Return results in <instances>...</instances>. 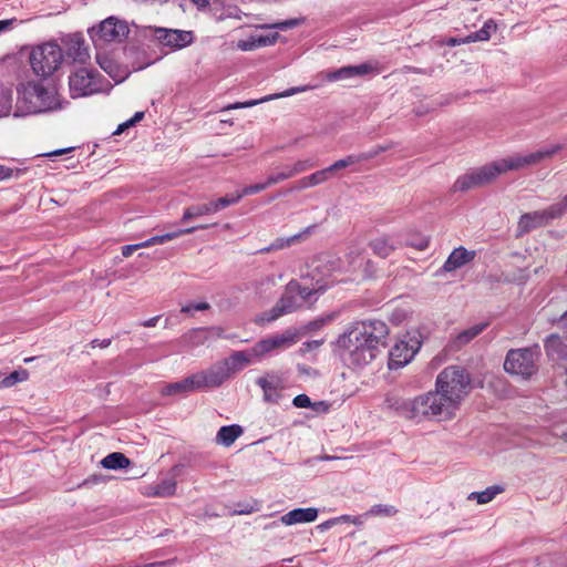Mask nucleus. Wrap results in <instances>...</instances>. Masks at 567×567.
Instances as JSON below:
<instances>
[{"label": "nucleus", "instance_id": "obj_47", "mask_svg": "<svg viewBox=\"0 0 567 567\" xmlns=\"http://www.w3.org/2000/svg\"><path fill=\"white\" fill-rule=\"evenodd\" d=\"M269 186H271V185L268 184V178H267L264 183H258V184H255V185L245 186L240 190V193L243 194V197L244 196H248V195H254V194H257V193H260V192L265 190Z\"/></svg>", "mask_w": 567, "mask_h": 567}, {"label": "nucleus", "instance_id": "obj_3", "mask_svg": "<svg viewBox=\"0 0 567 567\" xmlns=\"http://www.w3.org/2000/svg\"><path fill=\"white\" fill-rule=\"evenodd\" d=\"M561 144L545 146L538 151L514 154L499 158L460 176L453 184V192H466L486 185L507 172H517L551 158L563 150Z\"/></svg>", "mask_w": 567, "mask_h": 567}, {"label": "nucleus", "instance_id": "obj_15", "mask_svg": "<svg viewBox=\"0 0 567 567\" xmlns=\"http://www.w3.org/2000/svg\"><path fill=\"white\" fill-rule=\"evenodd\" d=\"M556 219L550 214V207L544 210L523 214L517 225V236H522L532 229L547 225L550 220Z\"/></svg>", "mask_w": 567, "mask_h": 567}, {"label": "nucleus", "instance_id": "obj_30", "mask_svg": "<svg viewBox=\"0 0 567 567\" xmlns=\"http://www.w3.org/2000/svg\"><path fill=\"white\" fill-rule=\"evenodd\" d=\"M303 91H306V87H291V89L282 92V93L270 94V95L264 96V97L258 99V100H249V101H246V102L234 103V104L227 106L226 110L251 107V106L258 105V104L264 103V102H268V101L276 100V99H279V97L291 96L293 94H297V93H300V92H303Z\"/></svg>", "mask_w": 567, "mask_h": 567}, {"label": "nucleus", "instance_id": "obj_43", "mask_svg": "<svg viewBox=\"0 0 567 567\" xmlns=\"http://www.w3.org/2000/svg\"><path fill=\"white\" fill-rule=\"evenodd\" d=\"M12 104V96L10 91H3L0 93V117L6 116L10 113Z\"/></svg>", "mask_w": 567, "mask_h": 567}, {"label": "nucleus", "instance_id": "obj_12", "mask_svg": "<svg viewBox=\"0 0 567 567\" xmlns=\"http://www.w3.org/2000/svg\"><path fill=\"white\" fill-rule=\"evenodd\" d=\"M420 347L421 343L417 340H412V343L405 340L398 341L389 352V368L399 369L408 364Z\"/></svg>", "mask_w": 567, "mask_h": 567}, {"label": "nucleus", "instance_id": "obj_14", "mask_svg": "<svg viewBox=\"0 0 567 567\" xmlns=\"http://www.w3.org/2000/svg\"><path fill=\"white\" fill-rule=\"evenodd\" d=\"M497 30V24L493 19H488L484 22L483 27L476 31L470 33L465 38H446L442 41V44L447 47H456L465 43L482 42L491 39L492 34Z\"/></svg>", "mask_w": 567, "mask_h": 567}, {"label": "nucleus", "instance_id": "obj_24", "mask_svg": "<svg viewBox=\"0 0 567 567\" xmlns=\"http://www.w3.org/2000/svg\"><path fill=\"white\" fill-rule=\"evenodd\" d=\"M256 383L261 388L264 392V400L270 403H277L280 394L278 390L281 385L280 378L275 374H267L266 377H261L257 379Z\"/></svg>", "mask_w": 567, "mask_h": 567}, {"label": "nucleus", "instance_id": "obj_48", "mask_svg": "<svg viewBox=\"0 0 567 567\" xmlns=\"http://www.w3.org/2000/svg\"><path fill=\"white\" fill-rule=\"evenodd\" d=\"M550 207V214L555 218L561 217L567 212V195L560 203L553 204Z\"/></svg>", "mask_w": 567, "mask_h": 567}, {"label": "nucleus", "instance_id": "obj_59", "mask_svg": "<svg viewBox=\"0 0 567 567\" xmlns=\"http://www.w3.org/2000/svg\"><path fill=\"white\" fill-rule=\"evenodd\" d=\"M369 516H364L363 515H358V516H352L351 518V524L355 525V526H362L363 523H364V519L368 518Z\"/></svg>", "mask_w": 567, "mask_h": 567}, {"label": "nucleus", "instance_id": "obj_22", "mask_svg": "<svg viewBox=\"0 0 567 567\" xmlns=\"http://www.w3.org/2000/svg\"><path fill=\"white\" fill-rule=\"evenodd\" d=\"M318 517V509L315 507L295 508L280 517V523L291 526L302 523H311Z\"/></svg>", "mask_w": 567, "mask_h": 567}, {"label": "nucleus", "instance_id": "obj_49", "mask_svg": "<svg viewBox=\"0 0 567 567\" xmlns=\"http://www.w3.org/2000/svg\"><path fill=\"white\" fill-rule=\"evenodd\" d=\"M20 171L4 165H0V181L9 179L19 176Z\"/></svg>", "mask_w": 567, "mask_h": 567}, {"label": "nucleus", "instance_id": "obj_46", "mask_svg": "<svg viewBox=\"0 0 567 567\" xmlns=\"http://www.w3.org/2000/svg\"><path fill=\"white\" fill-rule=\"evenodd\" d=\"M210 308V305L206 301L185 305L181 308L182 313L193 315L194 311H206Z\"/></svg>", "mask_w": 567, "mask_h": 567}, {"label": "nucleus", "instance_id": "obj_53", "mask_svg": "<svg viewBox=\"0 0 567 567\" xmlns=\"http://www.w3.org/2000/svg\"><path fill=\"white\" fill-rule=\"evenodd\" d=\"M297 24H298V21L291 19V20H286V21L275 23L272 25V28L279 29V30H288V29L296 27Z\"/></svg>", "mask_w": 567, "mask_h": 567}, {"label": "nucleus", "instance_id": "obj_18", "mask_svg": "<svg viewBox=\"0 0 567 567\" xmlns=\"http://www.w3.org/2000/svg\"><path fill=\"white\" fill-rule=\"evenodd\" d=\"M301 307V302L295 291H290L289 284L287 285L286 291L278 302L272 307L269 312L268 321H274L279 317L290 313Z\"/></svg>", "mask_w": 567, "mask_h": 567}, {"label": "nucleus", "instance_id": "obj_55", "mask_svg": "<svg viewBox=\"0 0 567 567\" xmlns=\"http://www.w3.org/2000/svg\"><path fill=\"white\" fill-rule=\"evenodd\" d=\"M323 343L322 340H312V341H307L305 343H302V347H301V351L302 352H307L311 349H317L319 348L321 344Z\"/></svg>", "mask_w": 567, "mask_h": 567}, {"label": "nucleus", "instance_id": "obj_44", "mask_svg": "<svg viewBox=\"0 0 567 567\" xmlns=\"http://www.w3.org/2000/svg\"><path fill=\"white\" fill-rule=\"evenodd\" d=\"M293 177V172H291L290 167L287 166L281 172H278L276 174H271L268 176V184L275 185L282 181L289 179Z\"/></svg>", "mask_w": 567, "mask_h": 567}, {"label": "nucleus", "instance_id": "obj_50", "mask_svg": "<svg viewBox=\"0 0 567 567\" xmlns=\"http://www.w3.org/2000/svg\"><path fill=\"white\" fill-rule=\"evenodd\" d=\"M296 408H310L312 405L310 398L307 394H299L292 401Z\"/></svg>", "mask_w": 567, "mask_h": 567}, {"label": "nucleus", "instance_id": "obj_20", "mask_svg": "<svg viewBox=\"0 0 567 567\" xmlns=\"http://www.w3.org/2000/svg\"><path fill=\"white\" fill-rule=\"evenodd\" d=\"M373 252L381 257H389L396 248L402 246V238L398 235L388 236L382 235L372 239L369 244Z\"/></svg>", "mask_w": 567, "mask_h": 567}, {"label": "nucleus", "instance_id": "obj_35", "mask_svg": "<svg viewBox=\"0 0 567 567\" xmlns=\"http://www.w3.org/2000/svg\"><path fill=\"white\" fill-rule=\"evenodd\" d=\"M504 489L502 486L494 485L487 487L485 491L482 492H473L468 498L470 499H476L478 504H486L489 503L495 498L496 495L502 493Z\"/></svg>", "mask_w": 567, "mask_h": 567}, {"label": "nucleus", "instance_id": "obj_8", "mask_svg": "<svg viewBox=\"0 0 567 567\" xmlns=\"http://www.w3.org/2000/svg\"><path fill=\"white\" fill-rule=\"evenodd\" d=\"M128 32L130 29L125 21L109 17L97 27L92 28L90 35L95 48H102L105 43L123 41Z\"/></svg>", "mask_w": 567, "mask_h": 567}, {"label": "nucleus", "instance_id": "obj_61", "mask_svg": "<svg viewBox=\"0 0 567 567\" xmlns=\"http://www.w3.org/2000/svg\"><path fill=\"white\" fill-rule=\"evenodd\" d=\"M333 525H336V520H334V518H331V519L326 520V522H323L322 524H320V525H319V528H320L321 530H326V529H328V528L332 527Z\"/></svg>", "mask_w": 567, "mask_h": 567}, {"label": "nucleus", "instance_id": "obj_19", "mask_svg": "<svg viewBox=\"0 0 567 567\" xmlns=\"http://www.w3.org/2000/svg\"><path fill=\"white\" fill-rule=\"evenodd\" d=\"M226 367L229 368V374L233 375L236 372L241 371L245 367L259 362L257 354H254V347L244 351H234L231 354L223 360Z\"/></svg>", "mask_w": 567, "mask_h": 567}, {"label": "nucleus", "instance_id": "obj_40", "mask_svg": "<svg viewBox=\"0 0 567 567\" xmlns=\"http://www.w3.org/2000/svg\"><path fill=\"white\" fill-rule=\"evenodd\" d=\"M243 198V194L240 192H237L236 194L226 195L218 199H214L218 212L230 206L237 204Z\"/></svg>", "mask_w": 567, "mask_h": 567}, {"label": "nucleus", "instance_id": "obj_51", "mask_svg": "<svg viewBox=\"0 0 567 567\" xmlns=\"http://www.w3.org/2000/svg\"><path fill=\"white\" fill-rule=\"evenodd\" d=\"M21 21H19L16 18L12 19H6L0 20V33L7 32L12 30L14 27H17Z\"/></svg>", "mask_w": 567, "mask_h": 567}, {"label": "nucleus", "instance_id": "obj_25", "mask_svg": "<svg viewBox=\"0 0 567 567\" xmlns=\"http://www.w3.org/2000/svg\"><path fill=\"white\" fill-rule=\"evenodd\" d=\"M381 151H383V148H378V150L370 151V152H367V153H361V154L348 155L344 158L336 161L333 164L328 166L327 169L330 173V175L332 176L333 173H336V172H338L340 169H343V168L349 167L351 165L359 164L361 162H364V161L373 158Z\"/></svg>", "mask_w": 567, "mask_h": 567}, {"label": "nucleus", "instance_id": "obj_41", "mask_svg": "<svg viewBox=\"0 0 567 567\" xmlns=\"http://www.w3.org/2000/svg\"><path fill=\"white\" fill-rule=\"evenodd\" d=\"M317 166V162L311 158H305L297 161L293 165L289 166L291 172H293V176L306 172L309 168Z\"/></svg>", "mask_w": 567, "mask_h": 567}, {"label": "nucleus", "instance_id": "obj_28", "mask_svg": "<svg viewBox=\"0 0 567 567\" xmlns=\"http://www.w3.org/2000/svg\"><path fill=\"white\" fill-rule=\"evenodd\" d=\"M216 213H218V208L215 200H210L204 204L190 205L184 209L182 221L186 223L194 218L214 215Z\"/></svg>", "mask_w": 567, "mask_h": 567}, {"label": "nucleus", "instance_id": "obj_10", "mask_svg": "<svg viewBox=\"0 0 567 567\" xmlns=\"http://www.w3.org/2000/svg\"><path fill=\"white\" fill-rule=\"evenodd\" d=\"M60 45L64 54V61L85 63L90 58L85 40L81 33H71L62 37Z\"/></svg>", "mask_w": 567, "mask_h": 567}, {"label": "nucleus", "instance_id": "obj_1", "mask_svg": "<svg viewBox=\"0 0 567 567\" xmlns=\"http://www.w3.org/2000/svg\"><path fill=\"white\" fill-rule=\"evenodd\" d=\"M470 390V374L462 367L449 365L437 374L435 391L414 399H389L388 402L401 416L409 420H450L455 416Z\"/></svg>", "mask_w": 567, "mask_h": 567}, {"label": "nucleus", "instance_id": "obj_52", "mask_svg": "<svg viewBox=\"0 0 567 567\" xmlns=\"http://www.w3.org/2000/svg\"><path fill=\"white\" fill-rule=\"evenodd\" d=\"M347 257L349 258V265H348V268L349 269H354L357 267V259L360 258V260H362L361 258V251L359 249H355V250H351Z\"/></svg>", "mask_w": 567, "mask_h": 567}, {"label": "nucleus", "instance_id": "obj_26", "mask_svg": "<svg viewBox=\"0 0 567 567\" xmlns=\"http://www.w3.org/2000/svg\"><path fill=\"white\" fill-rule=\"evenodd\" d=\"M315 228H316V226L312 225V226L305 228L302 231H300L296 235H292L290 237L277 238L269 246L259 249L258 252L259 254H268L270 251L288 248V247L292 246L293 244L298 243L299 240H301L302 238H305L306 236L310 235Z\"/></svg>", "mask_w": 567, "mask_h": 567}, {"label": "nucleus", "instance_id": "obj_5", "mask_svg": "<svg viewBox=\"0 0 567 567\" xmlns=\"http://www.w3.org/2000/svg\"><path fill=\"white\" fill-rule=\"evenodd\" d=\"M63 62L64 54L62 48L53 41L35 45L30 52V65L33 72L41 78L52 75Z\"/></svg>", "mask_w": 567, "mask_h": 567}, {"label": "nucleus", "instance_id": "obj_54", "mask_svg": "<svg viewBox=\"0 0 567 567\" xmlns=\"http://www.w3.org/2000/svg\"><path fill=\"white\" fill-rule=\"evenodd\" d=\"M140 248H144V246H141V243L140 244H134V245H126V246H123L122 247V255L124 257H130L132 256V254L140 249Z\"/></svg>", "mask_w": 567, "mask_h": 567}, {"label": "nucleus", "instance_id": "obj_13", "mask_svg": "<svg viewBox=\"0 0 567 567\" xmlns=\"http://www.w3.org/2000/svg\"><path fill=\"white\" fill-rule=\"evenodd\" d=\"M200 389L218 388L226 382L231 375L229 368L221 361L213 364L207 370L196 373Z\"/></svg>", "mask_w": 567, "mask_h": 567}, {"label": "nucleus", "instance_id": "obj_58", "mask_svg": "<svg viewBox=\"0 0 567 567\" xmlns=\"http://www.w3.org/2000/svg\"><path fill=\"white\" fill-rule=\"evenodd\" d=\"M558 326L564 330V333L567 337V311L559 318Z\"/></svg>", "mask_w": 567, "mask_h": 567}, {"label": "nucleus", "instance_id": "obj_62", "mask_svg": "<svg viewBox=\"0 0 567 567\" xmlns=\"http://www.w3.org/2000/svg\"><path fill=\"white\" fill-rule=\"evenodd\" d=\"M92 343H93V347L99 346V347H102V348H106V347H109L111 344V340L110 339H104V340L100 341V340L96 339V340H93Z\"/></svg>", "mask_w": 567, "mask_h": 567}, {"label": "nucleus", "instance_id": "obj_36", "mask_svg": "<svg viewBox=\"0 0 567 567\" xmlns=\"http://www.w3.org/2000/svg\"><path fill=\"white\" fill-rule=\"evenodd\" d=\"M176 491V481L173 478L163 480L153 486V496L158 497H168L175 494Z\"/></svg>", "mask_w": 567, "mask_h": 567}, {"label": "nucleus", "instance_id": "obj_57", "mask_svg": "<svg viewBox=\"0 0 567 567\" xmlns=\"http://www.w3.org/2000/svg\"><path fill=\"white\" fill-rule=\"evenodd\" d=\"M158 320H159V316H155V317H152V318L141 322V326L146 327V328H152L157 324Z\"/></svg>", "mask_w": 567, "mask_h": 567}, {"label": "nucleus", "instance_id": "obj_29", "mask_svg": "<svg viewBox=\"0 0 567 567\" xmlns=\"http://www.w3.org/2000/svg\"><path fill=\"white\" fill-rule=\"evenodd\" d=\"M289 289L290 291H295L300 302L302 303L303 301H310L313 296L324 291L327 289V284H320L319 280H317L316 285L309 287L306 285L302 286L299 282L292 280L289 282Z\"/></svg>", "mask_w": 567, "mask_h": 567}, {"label": "nucleus", "instance_id": "obj_17", "mask_svg": "<svg viewBox=\"0 0 567 567\" xmlns=\"http://www.w3.org/2000/svg\"><path fill=\"white\" fill-rule=\"evenodd\" d=\"M278 39V33H266L262 31H254L245 39H240L236 43V48L241 51H252L259 48L272 45Z\"/></svg>", "mask_w": 567, "mask_h": 567}, {"label": "nucleus", "instance_id": "obj_37", "mask_svg": "<svg viewBox=\"0 0 567 567\" xmlns=\"http://www.w3.org/2000/svg\"><path fill=\"white\" fill-rule=\"evenodd\" d=\"M29 372L25 369H20L11 372L0 381V389L11 388L19 382L27 381Z\"/></svg>", "mask_w": 567, "mask_h": 567}, {"label": "nucleus", "instance_id": "obj_56", "mask_svg": "<svg viewBox=\"0 0 567 567\" xmlns=\"http://www.w3.org/2000/svg\"><path fill=\"white\" fill-rule=\"evenodd\" d=\"M310 187H312V186L309 182L308 176L300 178L299 181H297V183L295 185L296 190H302V189L310 188Z\"/></svg>", "mask_w": 567, "mask_h": 567}, {"label": "nucleus", "instance_id": "obj_23", "mask_svg": "<svg viewBox=\"0 0 567 567\" xmlns=\"http://www.w3.org/2000/svg\"><path fill=\"white\" fill-rule=\"evenodd\" d=\"M196 390H200L196 373L186 377L185 379L166 384L162 389L163 395H176V394H185Z\"/></svg>", "mask_w": 567, "mask_h": 567}, {"label": "nucleus", "instance_id": "obj_31", "mask_svg": "<svg viewBox=\"0 0 567 567\" xmlns=\"http://www.w3.org/2000/svg\"><path fill=\"white\" fill-rule=\"evenodd\" d=\"M545 351L553 359H567V344L557 334H550L545 340Z\"/></svg>", "mask_w": 567, "mask_h": 567}, {"label": "nucleus", "instance_id": "obj_11", "mask_svg": "<svg viewBox=\"0 0 567 567\" xmlns=\"http://www.w3.org/2000/svg\"><path fill=\"white\" fill-rule=\"evenodd\" d=\"M154 38L164 47L171 50H178L189 45L193 40V33L190 31L177 30V29H165L155 28Z\"/></svg>", "mask_w": 567, "mask_h": 567}, {"label": "nucleus", "instance_id": "obj_6", "mask_svg": "<svg viewBox=\"0 0 567 567\" xmlns=\"http://www.w3.org/2000/svg\"><path fill=\"white\" fill-rule=\"evenodd\" d=\"M538 354L537 347L509 350L505 358L504 369L508 373L528 379L537 372L536 359Z\"/></svg>", "mask_w": 567, "mask_h": 567}, {"label": "nucleus", "instance_id": "obj_32", "mask_svg": "<svg viewBox=\"0 0 567 567\" xmlns=\"http://www.w3.org/2000/svg\"><path fill=\"white\" fill-rule=\"evenodd\" d=\"M243 434V427L237 424L221 426L216 434V443L230 446Z\"/></svg>", "mask_w": 567, "mask_h": 567}, {"label": "nucleus", "instance_id": "obj_38", "mask_svg": "<svg viewBox=\"0 0 567 567\" xmlns=\"http://www.w3.org/2000/svg\"><path fill=\"white\" fill-rule=\"evenodd\" d=\"M398 509L393 505L377 504L364 513V516H394Z\"/></svg>", "mask_w": 567, "mask_h": 567}, {"label": "nucleus", "instance_id": "obj_45", "mask_svg": "<svg viewBox=\"0 0 567 567\" xmlns=\"http://www.w3.org/2000/svg\"><path fill=\"white\" fill-rule=\"evenodd\" d=\"M96 61L109 75L114 78L115 64L112 60H110L106 55H103L102 53H97Z\"/></svg>", "mask_w": 567, "mask_h": 567}, {"label": "nucleus", "instance_id": "obj_27", "mask_svg": "<svg viewBox=\"0 0 567 567\" xmlns=\"http://www.w3.org/2000/svg\"><path fill=\"white\" fill-rule=\"evenodd\" d=\"M206 228H207V226L202 225V226L189 227V228H184V229H176L171 233L153 236V237L146 239L145 241H142L141 246H144V248H146V247H151L154 245H162L169 240L176 239L181 236L193 234L197 229H206Z\"/></svg>", "mask_w": 567, "mask_h": 567}, {"label": "nucleus", "instance_id": "obj_21", "mask_svg": "<svg viewBox=\"0 0 567 567\" xmlns=\"http://www.w3.org/2000/svg\"><path fill=\"white\" fill-rule=\"evenodd\" d=\"M475 256L476 252L474 250H467L464 247H457L450 254L442 266V270L445 272L454 271L471 262Z\"/></svg>", "mask_w": 567, "mask_h": 567}, {"label": "nucleus", "instance_id": "obj_42", "mask_svg": "<svg viewBox=\"0 0 567 567\" xmlns=\"http://www.w3.org/2000/svg\"><path fill=\"white\" fill-rule=\"evenodd\" d=\"M309 182L312 187L321 185L329 181L331 178L330 173L328 172L327 167L320 171H317L310 175H308Z\"/></svg>", "mask_w": 567, "mask_h": 567}, {"label": "nucleus", "instance_id": "obj_39", "mask_svg": "<svg viewBox=\"0 0 567 567\" xmlns=\"http://www.w3.org/2000/svg\"><path fill=\"white\" fill-rule=\"evenodd\" d=\"M429 244V238L420 234L414 235L411 239H402V245L416 248L417 250H425Z\"/></svg>", "mask_w": 567, "mask_h": 567}, {"label": "nucleus", "instance_id": "obj_2", "mask_svg": "<svg viewBox=\"0 0 567 567\" xmlns=\"http://www.w3.org/2000/svg\"><path fill=\"white\" fill-rule=\"evenodd\" d=\"M390 329L378 319L358 321L350 324L337 340L342 360L351 368H362L371 363L388 346Z\"/></svg>", "mask_w": 567, "mask_h": 567}, {"label": "nucleus", "instance_id": "obj_9", "mask_svg": "<svg viewBox=\"0 0 567 567\" xmlns=\"http://www.w3.org/2000/svg\"><path fill=\"white\" fill-rule=\"evenodd\" d=\"M299 337L298 331L292 328L281 333L270 334L252 346L254 354H257V359L261 361L267 355L289 349L298 342Z\"/></svg>", "mask_w": 567, "mask_h": 567}, {"label": "nucleus", "instance_id": "obj_64", "mask_svg": "<svg viewBox=\"0 0 567 567\" xmlns=\"http://www.w3.org/2000/svg\"><path fill=\"white\" fill-rule=\"evenodd\" d=\"M351 518L352 516L351 515H342V516H339V517H336L334 520H336V524L338 523H351Z\"/></svg>", "mask_w": 567, "mask_h": 567}, {"label": "nucleus", "instance_id": "obj_16", "mask_svg": "<svg viewBox=\"0 0 567 567\" xmlns=\"http://www.w3.org/2000/svg\"><path fill=\"white\" fill-rule=\"evenodd\" d=\"M370 73H378V69L371 63H361L359 65H347L330 71L327 73L326 78L330 82H337L355 76H364Z\"/></svg>", "mask_w": 567, "mask_h": 567}, {"label": "nucleus", "instance_id": "obj_7", "mask_svg": "<svg viewBox=\"0 0 567 567\" xmlns=\"http://www.w3.org/2000/svg\"><path fill=\"white\" fill-rule=\"evenodd\" d=\"M69 87L72 97L89 96L104 91L100 74L89 68H79L69 76Z\"/></svg>", "mask_w": 567, "mask_h": 567}, {"label": "nucleus", "instance_id": "obj_33", "mask_svg": "<svg viewBox=\"0 0 567 567\" xmlns=\"http://www.w3.org/2000/svg\"><path fill=\"white\" fill-rule=\"evenodd\" d=\"M488 326L487 322H481V323H477L468 329H465L463 331H461L456 337H455V346L457 348H461L465 344H467L471 340H473L475 337H477L480 333H482L486 327Z\"/></svg>", "mask_w": 567, "mask_h": 567}, {"label": "nucleus", "instance_id": "obj_34", "mask_svg": "<svg viewBox=\"0 0 567 567\" xmlns=\"http://www.w3.org/2000/svg\"><path fill=\"white\" fill-rule=\"evenodd\" d=\"M130 460L120 452L111 453L101 461L102 466L109 470L125 468L130 465Z\"/></svg>", "mask_w": 567, "mask_h": 567}, {"label": "nucleus", "instance_id": "obj_63", "mask_svg": "<svg viewBox=\"0 0 567 567\" xmlns=\"http://www.w3.org/2000/svg\"><path fill=\"white\" fill-rule=\"evenodd\" d=\"M130 126H133V124H128V120H127L126 122H124V123H122V124H120L117 126V128L115 130L114 134L118 135V134L123 133L124 130H126Z\"/></svg>", "mask_w": 567, "mask_h": 567}, {"label": "nucleus", "instance_id": "obj_4", "mask_svg": "<svg viewBox=\"0 0 567 567\" xmlns=\"http://www.w3.org/2000/svg\"><path fill=\"white\" fill-rule=\"evenodd\" d=\"M18 109L24 114H39L60 110L61 102L54 89L29 82L18 89Z\"/></svg>", "mask_w": 567, "mask_h": 567}, {"label": "nucleus", "instance_id": "obj_60", "mask_svg": "<svg viewBox=\"0 0 567 567\" xmlns=\"http://www.w3.org/2000/svg\"><path fill=\"white\" fill-rule=\"evenodd\" d=\"M144 117V112H136L132 118L128 120V124H135Z\"/></svg>", "mask_w": 567, "mask_h": 567}]
</instances>
